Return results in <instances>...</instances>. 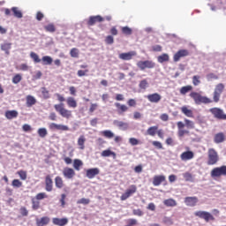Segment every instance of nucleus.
I'll list each match as a JSON object with an SVG mask.
<instances>
[{
	"label": "nucleus",
	"instance_id": "51",
	"mask_svg": "<svg viewBox=\"0 0 226 226\" xmlns=\"http://www.w3.org/2000/svg\"><path fill=\"white\" fill-rule=\"evenodd\" d=\"M22 80V75L16 74L12 78V84H19Z\"/></svg>",
	"mask_w": 226,
	"mask_h": 226
},
{
	"label": "nucleus",
	"instance_id": "15",
	"mask_svg": "<svg viewBox=\"0 0 226 226\" xmlns=\"http://www.w3.org/2000/svg\"><path fill=\"white\" fill-rule=\"evenodd\" d=\"M197 202H199V198L195 196L185 198V204L189 207H195V206H197Z\"/></svg>",
	"mask_w": 226,
	"mask_h": 226
},
{
	"label": "nucleus",
	"instance_id": "30",
	"mask_svg": "<svg viewBox=\"0 0 226 226\" xmlns=\"http://www.w3.org/2000/svg\"><path fill=\"white\" fill-rule=\"evenodd\" d=\"M100 135H102V137H105V139H114V137H116L114 132L110 130L102 131L100 132Z\"/></svg>",
	"mask_w": 226,
	"mask_h": 226
},
{
	"label": "nucleus",
	"instance_id": "9",
	"mask_svg": "<svg viewBox=\"0 0 226 226\" xmlns=\"http://www.w3.org/2000/svg\"><path fill=\"white\" fill-rule=\"evenodd\" d=\"M177 135L178 137H185V135H190V131L188 130H185V127L186 126V124L179 121L177 123Z\"/></svg>",
	"mask_w": 226,
	"mask_h": 226
},
{
	"label": "nucleus",
	"instance_id": "25",
	"mask_svg": "<svg viewBox=\"0 0 226 226\" xmlns=\"http://www.w3.org/2000/svg\"><path fill=\"white\" fill-rule=\"evenodd\" d=\"M55 185L56 188L58 190H62V188H64V180H63V177L57 176L55 177Z\"/></svg>",
	"mask_w": 226,
	"mask_h": 226
},
{
	"label": "nucleus",
	"instance_id": "56",
	"mask_svg": "<svg viewBox=\"0 0 226 226\" xmlns=\"http://www.w3.org/2000/svg\"><path fill=\"white\" fill-rule=\"evenodd\" d=\"M71 57H79V49L72 48L70 51Z\"/></svg>",
	"mask_w": 226,
	"mask_h": 226
},
{
	"label": "nucleus",
	"instance_id": "23",
	"mask_svg": "<svg viewBox=\"0 0 226 226\" xmlns=\"http://www.w3.org/2000/svg\"><path fill=\"white\" fill-rule=\"evenodd\" d=\"M226 136L223 132L216 133L214 137V142L215 144H222V142H225Z\"/></svg>",
	"mask_w": 226,
	"mask_h": 226
},
{
	"label": "nucleus",
	"instance_id": "49",
	"mask_svg": "<svg viewBox=\"0 0 226 226\" xmlns=\"http://www.w3.org/2000/svg\"><path fill=\"white\" fill-rule=\"evenodd\" d=\"M11 186H13V188H21L22 182L19 179H14L11 182Z\"/></svg>",
	"mask_w": 226,
	"mask_h": 226
},
{
	"label": "nucleus",
	"instance_id": "29",
	"mask_svg": "<svg viewBox=\"0 0 226 226\" xmlns=\"http://www.w3.org/2000/svg\"><path fill=\"white\" fill-rule=\"evenodd\" d=\"M66 103L69 109H77V101L73 97H68L66 99Z\"/></svg>",
	"mask_w": 226,
	"mask_h": 226
},
{
	"label": "nucleus",
	"instance_id": "54",
	"mask_svg": "<svg viewBox=\"0 0 226 226\" xmlns=\"http://www.w3.org/2000/svg\"><path fill=\"white\" fill-rule=\"evenodd\" d=\"M47 197H49L47 193L40 192L36 194L35 199L36 200H43V199H47Z\"/></svg>",
	"mask_w": 226,
	"mask_h": 226
},
{
	"label": "nucleus",
	"instance_id": "18",
	"mask_svg": "<svg viewBox=\"0 0 226 226\" xmlns=\"http://www.w3.org/2000/svg\"><path fill=\"white\" fill-rule=\"evenodd\" d=\"M147 98L150 103H159L162 101V95L158 93L150 94L147 95Z\"/></svg>",
	"mask_w": 226,
	"mask_h": 226
},
{
	"label": "nucleus",
	"instance_id": "43",
	"mask_svg": "<svg viewBox=\"0 0 226 226\" xmlns=\"http://www.w3.org/2000/svg\"><path fill=\"white\" fill-rule=\"evenodd\" d=\"M184 176V179L185 181H189L190 183H193V175H192V173L190 172H185L183 174Z\"/></svg>",
	"mask_w": 226,
	"mask_h": 226
},
{
	"label": "nucleus",
	"instance_id": "1",
	"mask_svg": "<svg viewBox=\"0 0 226 226\" xmlns=\"http://www.w3.org/2000/svg\"><path fill=\"white\" fill-rule=\"evenodd\" d=\"M223 91H225V85L223 83H219L215 86L214 89L213 100L206 95L199 94L198 92H191L189 96L192 98L196 105H200L201 103H204V105H207L209 103H213V102L214 103H218Z\"/></svg>",
	"mask_w": 226,
	"mask_h": 226
},
{
	"label": "nucleus",
	"instance_id": "62",
	"mask_svg": "<svg viewBox=\"0 0 226 226\" xmlns=\"http://www.w3.org/2000/svg\"><path fill=\"white\" fill-rule=\"evenodd\" d=\"M96 144H97V146H98L99 147H103V145H104V144H107V141H105V140L103 139V138H98V139H96Z\"/></svg>",
	"mask_w": 226,
	"mask_h": 226
},
{
	"label": "nucleus",
	"instance_id": "10",
	"mask_svg": "<svg viewBox=\"0 0 226 226\" xmlns=\"http://www.w3.org/2000/svg\"><path fill=\"white\" fill-rule=\"evenodd\" d=\"M190 56V51L188 49H179L174 56L173 61L174 63H177L180 61L181 57H186Z\"/></svg>",
	"mask_w": 226,
	"mask_h": 226
},
{
	"label": "nucleus",
	"instance_id": "17",
	"mask_svg": "<svg viewBox=\"0 0 226 226\" xmlns=\"http://www.w3.org/2000/svg\"><path fill=\"white\" fill-rule=\"evenodd\" d=\"M137 56V52L135 51H129L127 53H121L118 57L123 61H130L133 58V56Z\"/></svg>",
	"mask_w": 226,
	"mask_h": 226
},
{
	"label": "nucleus",
	"instance_id": "33",
	"mask_svg": "<svg viewBox=\"0 0 226 226\" xmlns=\"http://www.w3.org/2000/svg\"><path fill=\"white\" fill-rule=\"evenodd\" d=\"M33 105H36V98L33 95L26 96V107H33Z\"/></svg>",
	"mask_w": 226,
	"mask_h": 226
},
{
	"label": "nucleus",
	"instance_id": "20",
	"mask_svg": "<svg viewBox=\"0 0 226 226\" xmlns=\"http://www.w3.org/2000/svg\"><path fill=\"white\" fill-rule=\"evenodd\" d=\"M166 177L164 175H156L153 178V185L154 186H160L164 181H166Z\"/></svg>",
	"mask_w": 226,
	"mask_h": 226
},
{
	"label": "nucleus",
	"instance_id": "11",
	"mask_svg": "<svg viewBox=\"0 0 226 226\" xmlns=\"http://www.w3.org/2000/svg\"><path fill=\"white\" fill-rule=\"evenodd\" d=\"M62 174L65 179H73V177L75 176V170L73 168L65 167L64 168Z\"/></svg>",
	"mask_w": 226,
	"mask_h": 226
},
{
	"label": "nucleus",
	"instance_id": "38",
	"mask_svg": "<svg viewBox=\"0 0 226 226\" xmlns=\"http://www.w3.org/2000/svg\"><path fill=\"white\" fill-rule=\"evenodd\" d=\"M193 90V87H192L191 85L185 86V87H182L180 88V94H186V93H190V91Z\"/></svg>",
	"mask_w": 226,
	"mask_h": 226
},
{
	"label": "nucleus",
	"instance_id": "31",
	"mask_svg": "<svg viewBox=\"0 0 226 226\" xmlns=\"http://www.w3.org/2000/svg\"><path fill=\"white\" fill-rule=\"evenodd\" d=\"M83 165H84V162H82V160H80V159L73 160L72 166H73L74 170H78V171L80 170V169H81V167H83Z\"/></svg>",
	"mask_w": 226,
	"mask_h": 226
},
{
	"label": "nucleus",
	"instance_id": "5",
	"mask_svg": "<svg viewBox=\"0 0 226 226\" xmlns=\"http://www.w3.org/2000/svg\"><path fill=\"white\" fill-rule=\"evenodd\" d=\"M209 112L212 114V116H214L215 119L226 121V114L223 109L220 108H212L209 109Z\"/></svg>",
	"mask_w": 226,
	"mask_h": 226
},
{
	"label": "nucleus",
	"instance_id": "26",
	"mask_svg": "<svg viewBox=\"0 0 226 226\" xmlns=\"http://www.w3.org/2000/svg\"><path fill=\"white\" fill-rule=\"evenodd\" d=\"M115 107L117 109L118 114H123L124 112H128V106L124 104H121L119 102H115Z\"/></svg>",
	"mask_w": 226,
	"mask_h": 226
},
{
	"label": "nucleus",
	"instance_id": "7",
	"mask_svg": "<svg viewBox=\"0 0 226 226\" xmlns=\"http://www.w3.org/2000/svg\"><path fill=\"white\" fill-rule=\"evenodd\" d=\"M137 66L138 68H139V70L144 71L146 68H148V69L154 68V66H156V64H154V62L150 60L139 61L137 63Z\"/></svg>",
	"mask_w": 226,
	"mask_h": 226
},
{
	"label": "nucleus",
	"instance_id": "44",
	"mask_svg": "<svg viewBox=\"0 0 226 226\" xmlns=\"http://www.w3.org/2000/svg\"><path fill=\"white\" fill-rule=\"evenodd\" d=\"M44 29L48 33H56V26H54V24H49L48 26H45Z\"/></svg>",
	"mask_w": 226,
	"mask_h": 226
},
{
	"label": "nucleus",
	"instance_id": "24",
	"mask_svg": "<svg viewBox=\"0 0 226 226\" xmlns=\"http://www.w3.org/2000/svg\"><path fill=\"white\" fill-rule=\"evenodd\" d=\"M50 223V217L43 216L41 219H36V225L37 226H45Z\"/></svg>",
	"mask_w": 226,
	"mask_h": 226
},
{
	"label": "nucleus",
	"instance_id": "22",
	"mask_svg": "<svg viewBox=\"0 0 226 226\" xmlns=\"http://www.w3.org/2000/svg\"><path fill=\"white\" fill-rule=\"evenodd\" d=\"M6 119L11 120L15 119L16 117H19V111L12 109V110H7L4 114Z\"/></svg>",
	"mask_w": 226,
	"mask_h": 226
},
{
	"label": "nucleus",
	"instance_id": "39",
	"mask_svg": "<svg viewBox=\"0 0 226 226\" xmlns=\"http://www.w3.org/2000/svg\"><path fill=\"white\" fill-rule=\"evenodd\" d=\"M185 126L188 130H193L195 128V123L190 119L185 118Z\"/></svg>",
	"mask_w": 226,
	"mask_h": 226
},
{
	"label": "nucleus",
	"instance_id": "2",
	"mask_svg": "<svg viewBox=\"0 0 226 226\" xmlns=\"http://www.w3.org/2000/svg\"><path fill=\"white\" fill-rule=\"evenodd\" d=\"M55 96H56L58 102H60V103L54 105L56 112H58L62 117L70 119L72 116V110L64 108V103H63V102H66V99L61 94H55Z\"/></svg>",
	"mask_w": 226,
	"mask_h": 226
},
{
	"label": "nucleus",
	"instance_id": "47",
	"mask_svg": "<svg viewBox=\"0 0 226 226\" xmlns=\"http://www.w3.org/2000/svg\"><path fill=\"white\" fill-rule=\"evenodd\" d=\"M121 31H122L123 34H125L126 36H130V34H132V28H130L128 26H123L121 28Z\"/></svg>",
	"mask_w": 226,
	"mask_h": 226
},
{
	"label": "nucleus",
	"instance_id": "63",
	"mask_svg": "<svg viewBox=\"0 0 226 226\" xmlns=\"http://www.w3.org/2000/svg\"><path fill=\"white\" fill-rule=\"evenodd\" d=\"M19 211L21 216H27V215H29V211H27V208H26V207H21Z\"/></svg>",
	"mask_w": 226,
	"mask_h": 226
},
{
	"label": "nucleus",
	"instance_id": "36",
	"mask_svg": "<svg viewBox=\"0 0 226 226\" xmlns=\"http://www.w3.org/2000/svg\"><path fill=\"white\" fill-rule=\"evenodd\" d=\"M170 56H169V54H167V53H163L162 55H161L157 57L158 63H161V64L167 63L170 61Z\"/></svg>",
	"mask_w": 226,
	"mask_h": 226
},
{
	"label": "nucleus",
	"instance_id": "28",
	"mask_svg": "<svg viewBox=\"0 0 226 226\" xmlns=\"http://www.w3.org/2000/svg\"><path fill=\"white\" fill-rule=\"evenodd\" d=\"M113 124H115V126H117V128H120V130H128V123L119 121V120H115L113 122Z\"/></svg>",
	"mask_w": 226,
	"mask_h": 226
},
{
	"label": "nucleus",
	"instance_id": "60",
	"mask_svg": "<svg viewBox=\"0 0 226 226\" xmlns=\"http://www.w3.org/2000/svg\"><path fill=\"white\" fill-rule=\"evenodd\" d=\"M139 89H147V86H148V83H147V79H143L139 82Z\"/></svg>",
	"mask_w": 226,
	"mask_h": 226
},
{
	"label": "nucleus",
	"instance_id": "41",
	"mask_svg": "<svg viewBox=\"0 0 226 226\" xmlns=\"http://www.w3.org/2000/svg\"><path fill=\"white\" fill-rule=\"evenodd\" d=\"M37 133L39 137H41V139H45V137H47L49 132H47L46 128H40L38 129Z\"/></svg>",
	"mask_w": 226,
	"mask_h": 226
},
{
	"label": "nucleus",
	"instance_id": "50",
	"mask_svg": "<svg viewBox=\"0 0 226 226\" xmlns=\"http://www.w3.org/2000/svg\"><path fill=\"white\" fill-rule=\"evenodd\" d=\"M17 174L19 176L22 181H26V179H27V172H26L25 170H19L17 172Z\"/></svg>",
	"mask_w": 226,
	"mask_h": 226
},
{
	"label": "nucleus",
	"instance_id": "55",
	"mask_svg": "<svg viewBox=\"0 0 226 226\" xmlns=\"http://www.w3.org/2000/svg\"><path fill=\"white\" fill-rule=\"evenodd\" d=\"M87 73H89V70H79L77 72L78 77H86L87 76Z\"/></svg>",
	"mask_w": 226,
	"mask_h": 226
},
{
	"label": "nucleus",
	"instance_id": "21",
	"mask_svg": "<svg viewBox=\"0 0 226 226\" xmlns=\"http://www.w3.org/2000/svg\"><path fill=\"white\" fill-rule=\"evenodd\" d=\"M52 223L53 225H57V226L68 225V218L64 217L60 219V218L55 217L52 219Z\"/></svg>",
	"mask_w": 226,
	"mask_h": 226
},
{
	"label": "nucleus",
	"instance_id": "46",
	"mask_svg": "<svg viewBox=\"0 0 226 226\" xmlns=\"http://www.w3.org/2000/svg\"><path fill=\"white\" fill-rule=\"evenodd\" d=\"M41 61L43 64L47 65V64H52L53 59L49 56H42Z\"/></svg>",
	"mask_w": 226,
	"mask_h": 226
},
{
	"label": "nucleus",
	"instance_id": "12",
	"mask_svg": "<svg viewBox=\"0 0 226 226\" xmlns=\"http://www.w3.org/2000/svg\"><path fill=\"white\" fill-rule=\"evenodd\" d=\"M49 130H58L60 132H68L70 130V127H68L67 125H64V124H56V123H50L49 124Z\"/></svg>",
	"mask_w": 226,
	"mask_h": 226
},
{
	"label": "nucleus",
	"instance_id": "42",
	"mask_svg": "<svg viewBox=\"0 0 226 226\" xmlns=\"http://www.w3.org/2000/svg\"><path fill=\"white\" fill-rule=\"evenodd\" d=\"M86 143V138L84 135H81L78 139V146H79V149H85L84 144Z\"/></svg>",
	"mask_w": 226,
	"mask_h": 226
},
{
	"label": "nucleus",
	"instance_id": "4",
	"mask_svg": "<svg viewBox=\"0 0 226 226\" xmlns=\"http://www.w3.org/2000/svg\"><path fill=\"white\" fill-rule=\"evenodd\" d=\"M211 177L213 179H216V177H226V165H222L221 167H215L210 172Z\"/></svg>",
	"mask_w": 226,
	"mask_h": 226
},
{
	"label": "nucleus",
	"instance_id": "8",
	"mask_svg": "<svg viewBox=\"0 0 226 226\" xmlns=\"http://www.w3.org/2000/svg\"><path fill=\"white\" fill-rule=\"evenodd\" d=\"M133 193H137V185H132L129 189L125 191L120 197L121 200H126L129 197H132Z\"/></svg>",
	"mask_w": 226,
	"mask_h": 226
},
{
	"label": "nucleus",
	"instance_id": "64",
	"mask_svg": "<svg viewBox=\"0 0 226 226\" xmlns=\"http://www.w3.org/2000/svg\"><path fill=\"white\" fill-rule=\"evenodd\" d=\"M129 142L131 146H139V139L135 138H130Z\"/></svg>",
	"mask_w": 226,
	"mask_h": 226
},
{
	"label": "nucleus",
	"instance_id": "58",
	"mask_svg": "<svg viewBox=\"0 0 226 226\" xmlns=\"http://www.w3.org/2000/svg\"><path fill=\"white\" fill-rule=\"evenodd\" d=\"M207 80H218V75L211 72L207 75Z\"/></svg>",
	"mask_w": 226,
	"mask_h": 226
},
{
	"label": "nucleus",
	"instance_id": "61",
	"mask_svg": "<svg viewBox=\"0 0 226 226\" xmlns=\"http://www.w3.org/2000/svg\"><path fill=\"white\" fill-rule=\"evenodd\" d=\"M105 43H107V45H112V43H114V37L112 35L106 36Z\"/></svg>",
	"mask_w": 226,
	"mask_h": 226
},
{
	"label": "nucleus",
	"instance_id": "40",
	"mask_svg": "<svg viewBox=\"0 0 226 226\" xmlns=\"http://www.w3.org/2000/svg\"><path fill=\"white\" fill-rule=\"evenodd\" d=\"M101 156L107 158L109 156H116V153L112 152L109 149L104 150L102 152Z\"/></svg>",
	"mask_w": 226,
	"mask_h": 226
},
{
	"label": "nucleus",
	"instance_id": "52",
	"mask_svg": "<svg viewBox=\"0 0 226 226\" xmlns=\"http://www.w3.org/2000/svg\"><path fill=\"white\" fill-rule=\"evenodd\" d=\"M30 56L34 59V63H41V59H40L38 54L31 52Z\"/></svg>",
	"mask_w": 226,
	"mask_h": 226
},
{
	"label": "nucleus",
	"instance_id": "13",
	"mask_svg": "<svg viewBox=\"0 0 226 226\" xmlns=\"http://www.w3.org/2000/svg\"><path fill=\"white\" fill-rule=\"evenodd\" d=\"M193 158H195V154L190 150L183 152L180 154V159L182 160V162H188L190 160H193Z\"/></svg>",
	"mask_w": 226,
	"mask_h": 226
},
{
	"label": "nucleus",
	"instance_id": "57",
	"mask_svg": "<svg viewBox=\"0 0 226 226\" xmlns=\"http://www.w3.org/2000/svg\"><path fill=\"white\" fill-rule=\"evenodd\" d=\"M192 84L193 86H199L200 84V76L195 75L192 77Z\"/></svg>",
	"mask_w": 226,
	"mask_h": 226
},
{
	"label": "nucleus",
	"instance_id": "45",
	"mask_svg": "<svg viewBox=\"0 0 226 226\" xmlns=\"http://www.w3.org/2000/svg\"><path fill=\"white\" fill-rule=\"evenodd\" d=\"M32 208L34 211L40 209V201L34 200V198L32 199Z\"/></svg>",
	"mask_w": 226,
	"mask_h": 226
},
{
	"label": "nucleus",
	"instance_id": "14",
	"mask_svg": "<svg viewBox=\"0 0 226 226\" xmlns=\"http://www.w3.org/2000/svg\"><path fill=\"white\" fill-rule=\"evenodd\" d=\"M45 190L46 192H52V190H54V181L50 175L45 177Z\"/></svg>",
	"mask_w": 226,
	"mask_h": 226
},
{
	"label": "nucleus",
	"instance_id": "37",
	"mask_svg": "<svg viewBox=\"0 0 226 226\" xmlns=\"http://www.w3.org/2000/svg\"><path fill=\"white\" fill-rule=\"evenodd\" d=\"M164 206L167 207H174L177 206V202L175 201L174 199H168L163 201Z\"/></svg>",
	"mask_w": 226,
	"mask_h": 226
},
{
	"label": "nucleus",
	"instance_id": "34",
	"mask_svg": "<svg viewBox=\"0 0 226 226\" xmlns=\"http://www.w3.org/2000/svg\"><path fill=\"white\" fill-rule=\"evenodd\" d=\"M157 132H158V126L154 125V126L149 127L147 130V134L150 135V137H154V135H156Z\"/></svg>",
	"mask_w": 226,
	"mask_h": 226
},
{
	"label": "nucleus",
	"instance_id": "53",
	"mask_svg": "<svg viewBox=\"0 0 226 226\" xmlns=\"http://www.w3.org/2000/svg\"><path fill=\"white\" fill-rule=\"evenodd\" d=\"M91 202V200L86 199V198H81L77 201V204H83V206H87Z\"/></svg>",
	"mask_w": 226,
	"mask_h": 226
},
{
	"label": "nucleus",
	"instance_id": "32",
	"mask_svg": "<svg viewBox=\"0 0 226 226\" xmlns=\"http://www.w3.org/2000/svg\"><path fill=\"white\" fill-rule=\"evenodd\" d=\"M180 109L181 112L186 116V117H193V110L188 109V107L183 106Z\"/></svg>",
	"mask_w": 226,
	"mask_h": 226
},
{
	"label": "nucleus",
	"instance_id": "48",
	"mask_svg": "<svg viewBox=\"0 0 226 226\" xmlns=\"http://www.w3.org/2000/svg\"><path fill=\"white\" fill-rule=\"evenodd\" d=\"M41 94L45 100H49V98H50V94L46 87L41 88Z\"/></svg>",
	"mask_w": 226,
	"mask_h": 226
},
{
	"label": "nucleus",
	"instance_id": "16",
	"mask_svg": "<svg viewBox=\"0 0 226 226\" xmlns=\"http://www.w3.org/2000/svg\"><path fill=\"white\" fill-rule=\"evenodd\" d=\"M104 20L105 19H103V17H102L101 15L90 16L87 24V26H94V24H96L97 22H103Z\"/></svg>",
	"mask_w": 226,
	"mask_h": 226
},
{
	"label": "nucleus",
	"instance_id": "35",
	"mask_svg": "<svg viewBox=\"0 0 226 226\" xmlns=\"http://www.w3.org/2000/svg\"><path fill=\"white\" fill-rule=\"evenodd\" d=\"M11 11H12L13 16L16 17V19H22V11L19 10V7H12Z\"/></svg>",
	"mask_w": 226,
	"mask_h": 226
},
{
	"label": "nucleus",
	"instance_id": "19",
	"mask_svg": "<svg viewBox=\"0 0 226 226\" xmlns=\"http://www.w3.org/2000/svg\"><path fill=\"white\" fill-rule=\"evenodd\" d=\"M100 174V169L98 168H92L87 170L86 176L88 179H94L95 176H98Z\"/></svg>",
	"mask_w": 226,
	"mask_h": 226
},
{
	"label": "nucleus",
	"instance_id": "27",
	"mask_svg": "<svg viewBox=\"0 0 226 226\" xmlns=\"http://www.w3.org/2000/svg\"><path fill=\"white\" fill-rule=\"evenodd\" d=\"M0 49L5 52L6 56H10V50H11V42H4L1 44Z\"/></svg>",
	"mask_w": 226,
	"mask_h": 226
},
{
	"label": "nucleus",
	"instance_id": "3",
	"mask_svg": "<svg viewBox=\"0 0 226 226\" xmlns=\"http://www.w3.org/2000/svg\"><path fill=\"white\" fill-rule=\"evenodd\" d=\"M220 162L218 152L215 148H209L207 152V165H216Z\"/></svg>",
	"mask_w": 226,
	"mask_h": 226
},
{
	"label": "nucleus",
	"instance_id": "59",
	"mask_svg": "<svg viewBox=\"0 0 226 226\" xmlns=\"http://www.w3.org/2000/svg\"><path fill=\"white\" fill-rule=\"evenodd\" d=\"M132 215H134V216H144V212L140 210V208L133 209Z\"/></svg>",
	"mask_w": 226,
	"mask_h": 226
},
{
	"label": "nucleus",
	"instance_id": "6",
	"mask_svg": "<svg viewBox=\"0 0 226 226\" xmlns=\"http://www.w3.org/2000/svg\"><path fill=\"white\" fill-rule=\"evenodd\" d=\"M195 216H198V218H201V220L207 222H215V216L211 215L209 212L206 211H197L194 213Z\"/></svg>",
	"mask_w": 226,
	"mask_h": 226
}]
</instances>
